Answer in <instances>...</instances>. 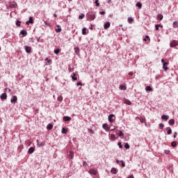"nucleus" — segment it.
<instances>
[{
    "instance_id": "obj_1",
    "label": "nucleus",
    "mask_w": 178,
    "mask_h": 178,
    "mask_svg": "<svg viewBox=\"0 0 178 178\" xmlns=\"http://www.w3.org/2000/svg\"><path fill=\"white\" fill-rule=\"evenodd\" d=\"M177 46H178L177 40H173L170 44V47H171V48H175V47H177Z\"/></svg>"
},
{
    "instance_id": "obj_2",
    "label": "nucleus",
    "mask_w": 178,
    "mask_h": 178,
    "mask_svg": "<svg viewBox=\"0 0 178 178\" xmlns=\"http://www.w3.org/2000/svg\"><path fill=\"white\" fill-rule=\"evenodd\" d=\"M11 104H16L17 102V96L14 95L13 98L10 99Z\"/></svg>"
},
{
    "instance_id": "obj_3",
    "label": "nucleus",
    "mask_w": 178,
    "mask_h": 178,
    "mask_svg": "<svg viewBox=\"0 0 178 178\" xmlns=\"http://www.w3.org/2000/svg\"><path fill=\"white\" fill-rule=\"evenodd\" d=\"M102 128L104 129V130H106V131H109V130H111V127H109L108 126V124H103Z\"/></svg>"
},
{
    "instance_id": "obj_4",
    "label": "nucleus",
    "mask_w": 178,
    "mask_h": 178,
    "mask_svg": "<svg viewBox=\"0 0 178 178\" xmlns=\"http://www.w3.org/2000/svg\"><path fill=\"white\" fill-rule=\"evenodd\" d=\"M113 118H115V115L113 114H110L108 115V122H110V123H113Z\"/></svg>"
},
{
    "instance_id": "obj_5",
    "label": "nucleus",
    "mask_w": 178,
    "mask_h": 178,
    "mask_svg": "<svg viewBox=\"0 0 178 178\" xmlns=\"http://www.w3.org/2000/svg\"><path fill=\"white\" fill-rule=\"evenodd\" d=\"M25 51L26 54H31V47L29 46H24Z\"/></svg>"
},
{
    "instance_id": "obj_6",
    "label": "nucleus",
    "mask_w": 178,
    "mask_h": 178,
    "mask_svg": "<svg viewBox=\"0 0 178 178\" xmlns=\"http://www.w3.org/2000/svg\"><path fill=\"white\" fill-rule=\"evenodd\" d=\"M30 23H31V24H33V23H34V20L33 19V17H30L29 20L26 22V25H29Z\"/></svg>"
},
{
    "instance_id": "obj_7",
    "label": "nucleus",
    "mask_w": 178,
    "mask_h": 178,
    "mask_svg": "<svg viewBox=\"0 0 178 178\" xmlns=\"http://www.w3.org/2000/svg\"><path fill=\"white\" fill-rule=\"evenodd\" d=\"M161 119L163 120H165V122H168V120H169V115H163L161 116Z\"/></svg>"
},
{
    "instance_id": "obj_8",
    "label": "nucleus",
    "mask_w": 178,
    "mask_h": 178,
    "mask_svg": "<svg viewBox=\"0 0 178 178\" xmlns=\"http://www.w3.org/2000/svg\"><path fill=\"white\" fill-rule=\"evenodd\" d=\"M63 120H64V122H70V120H72V118L69 116H64Z\"/></svg>"
},
{
    "instance_id": "obj_9",
    "label": "nucleus",
    "mask_w": 178,
    "mask_h": 178,
    "mask_svg": "<svg viewBox=\"0 0 178 178\" xmlns=\"http://www.w3.org/2000/svg\"><path fill=\"white\" fill-rule=\"evenodd\" d=\"M20 34L22 35V37H26V35H27V31L22 30L20 31Z\"/></svg>"
},
{
    "instance_id": "obj_10",
    "label": "nucleus",
    "mask_w": 178,
    "mask_h": 178,
    "mask_svg": "<svg viewBox=\"0 0 178 178\" xmlns=\"http://www.w3.org/2000/svg\"><path fill=\"white\" fill-rule=\"evenodd\" d=\"M88 20H95V14L89 15H88Z\"/></svg>"
},
{
    "instance_id": "obj_11",
    "label": "nucleus",
    "mask_w": 178,
    "mask_h": 178,
    "mask_svg": "<svg viewBox=\"0 0 178 178\" xmlns=\"http://www.w3.org/2000/svg\"><path fill=\"white\" fill-rule=\"evenodd\" d=\"M0 98L1 99H6V98H8V95H6V93H2Z\"/></svg>"
},
{
    "instance_id": "obj_12",
    "label": "nucleus",
    "mask_w": 178,
    "mask_h": 178,
    "mask_svg": "<svg viewBox=\"0 0 178 178\" xmlns=\"http://www.w3.org/2000/svg\"><path fill=\"white\" fill-rule=\"evenodd\" d=\"M104 27L105 29V30L109 29V27H111V22H106L104 25Z\"/></svg>"
},
{
    "instance_id": "obj_13",
    "label": "nucleus",
    "mask_w": 178,
    "mask_h": 178,
    "mask_svg": "<svg viewBox=\"0 0 178 178\" xmlns=\"http://www.w3.org/2000/svg\"><path fill=\"white\" fill-rule=\"evenodd\" d=\"M90 175H97V170L94 169L89 170Z\"/></svg>"
},
{
    "instance_id": "obj_14",
    "label": "nucleus",
    "mask_w": 178,
    "mask_h": 178,
    "mask_svg": "<svg viewBox=\"0 0 178 178\" xmlns=\"http://www.w3.org/2000/svg\"><path fill=\"white\" fill-rule=\"evenodd\" d=\"M34 151H35L34 147H30V148L29 149V150H28V154H33V152H34Z\"/></svg>"
},
{
    "instance_id": "obj_15",
    "label": "nucleus",
    "mask_w": 178,
    "mask_h": 178,
    "mask_svg": "<svg viewBox=\"0 0 178 178\" xmlns=\"http://www.w3.org/2000/svg\"><path fill=\"white\" fill-rule=\"evenodd\" d=\"M57 27L59 28L55 29L56 33H60V31H62V28H60V25H57Z\"/></svg>"
},
{
    "instance_id": "obj_16",
    "label": "nucleus",
    "mask_w": 178,
    "mask_h": 178,
    "mask_svg": "<svg viewBox=\"0 0 178 178\" xmlns=\"http://www.w3.org/2000/svg\"><path fill=\"white\" fill-rule=\"evenodd\" d=\"M47 130H52L54 129V125L52 124H49L47 127Z\"/></svg>"
},
{
    "instance_id": "obj_17",
    "label": "nucleus",
    "mask_w": 178,
    "mask_h": 178,
    "mask_svg": "<svg viewBox=\"0 0 178 178\" xmlns=\"http://www.w3.org/2000/svg\"><path fill=\"white\" fill-rule=\"evenodd\" d=\"M111 172L113 173V175H116L118 173V169L112 168Z\"/></svg>"
},
{
    "instance_id": "obj_18",
    "label": "nucleus",
    "mask_w": 178,
    "mask_h": 178,
    "mask_svg": "<svg viewBox=\"0 0 178 178\" xmlns=\"http://www.w3.org/2000/svg\"><path fill=\"white\" fill-rule=\"evenodd\" d=\"M163 69L165 71L168 70V63H164L163 64Z\"/></svg>"
},
{
    "instance_id": "obj_19",
    "label": "nucleus",
    "mask_w": 178,
    "mask_h": 178,
    "mask_svg": "<svg viewBox=\"0 0 178 178\" xmlns=\"http://www.w3.org/2000/svg\"><path fill=\"white\" fill-rule=\"evenodd\" d=\"M74 52L76 54V55H79L80 54V49L79 47H75Z\"/></svg>"
},
{
    "instance_id": "obj_20",
    "label": "nucleus",
    "mask_w": 178,
    "mask_h": 178,
    "mask_svg": "<svg viewBox=\"0 0 178 178\" xmlns=\"http://www.w3.org/2000/svg\"><path fill=\"white\" fill-rule=\"evenodd\" d=\"M61 133L62 134H66L67 133V129L63 127Z\"/></svg>"
},
{
    "instance_id": "obj_21",
    "label": "nucleus",
    "mask_w": 178,
    "mask_h": 178,
    "mask_svg": "<svg viewBox=\"0 0 178 178\" xmlns=\"http://www.w3.org/2000/svg\"><path fill=\"white\" fill-rule=\"evenodd\" d=\"M166 130L168 135L172 134V129L170 127H167Z\"/></svg>"
},
{
    "instance_id": "obj_22",
    "label": "nucleus",
    "mask_w": 178,
    "mask_h": 178,
    "mask_svg": "<svg viewBox=\"0 0 178 178\" xmlns=\"http://www.w3.org/2000/svg\"><path fill=\"white\" fill-rule=\"evenodd\" d=\"M134 19H133V17H129L127 19V22L129 24H131V23H133Z\"/></svg>"
},
{
    "instance_id": "obj_23",
    "label": "nucleus",
    "mask_w": 178,
    "mask_h": 178,
    "mask_svg": "<svg viewBox=\"0 0 178 178\" xmlns=\"http://www.w3.org/2000/svg\"><path fill=\"white\" fill-rule=\"evenodd\" d=\"M136 6L138 9H141L143 8V4L140 2L136 3Z\"/></svg>"
},
{
    "instance_id": "obj_24",
    "label": "nucleus",
    "mask_w": 178,
    "mask_h": 178,
    "mask_svg": "<svg viewBox=\"0 0 178 178\" xmlns=\"http://www.w3.org/2000/svg\"><path fill=\"white\" fill-rule=\"evenodd\" d=\"M124 103L126 104L127 105H131V102L129 99H125L124 101Z\"/></svg>"
},
{
    "instance_id": "obj_25",
    "label": "nucleus",
    "mask_w": 178,
    "mask_h": 178,
    "mask_svg": "<svg viewBox=\"0 0 178 178\" xmlns=\"http://www.w3.org/2000/svg\"><path fill=\"white\" fill-rule=\"evenodd\" d=\"M168 123L170 126H173V124H175V120L173 119L170 120Z\"/></svg>"
},
{
    "instance_id": "obj_26",
    "label": "nucleus",
    "mask_w": 178,
    "mask_h": 178,
    "mask_svg": "<svg viewBox=\"0 0 178 178\" xmlns=\"http://www.w3.org/2000/svg\"><path fill=\"white\" fill-rule=\"evenodd\" d=\"M87 28H83L82 29V34L83 35H86V34H87Z\"/></svg>"
},
{
    "instance_id": "obj_27",
    "label": "nucleus",
    "mask_w": 178,
    "mask_h": 178,
    "mask_svg": "<svg viewBox=\"0 0 178 178\" xmlns=\"http://www.w3.org/2000/svg\"><path fill=\"white\" fill-rule=\"evenodd\" d=\"M157 19H158L159 20H162V19H163V15H162V14H159V15H157Z\"/></svg>"
},
{
    "instance_id": "obj_28",
    "label": "nucleus",
    "mask_w": 178,
    "mask_h": 178,
    "mask_svg": "<svg viewBox=\"0 0 178 178\" xmlns=\"http://www.w3.org/2000/svg\"><path fill=\"white\" fill-rule=\"evenodd\" d=\"M173 27H174V29H177V27H178L177 21H175V22H173Z\"/></svg>"
},
{
    "instance_id": "obj_29",
    "label": "nucleus",
    "mask_w": 178,
    "mask_h": 178,
    "mask_svg": "<svg viewBox=\"0 0 178 178\" xmlns=\"http://www.w3.org/2000/svg\"><path fill=\"white\" fill-rule=\"evenodd\" d=\"M120 90H127V88L124 85H121V86H120Z\"/></svg>"
},
{
    "instance_id": "obj_30",
    "label": "nucleus",
    "mask_w": 178,
    "mask_h": 178,
    "mask_svg": "<svg viewBox=\"0 0 178 178\" xmlns=\"http://www.w3.org/2000/svg\"><path fill=\"white\" fill-rule=\"evenodd\" d=\"M86 15H84L83 13H81L79 16V20H81L82 19H84Z\"/></svg>"
},
{
    "instance_id": "obj_31",
    "label": "nucleus",
    "mask_w": 178,
    "mask_h": 178,
    "mask_svg": "<svg viewBox=\"0 0 178 178\" xmlns=\"http://www.w3.org/2000/svg\"><path fill=\"white\" fill-rule=\"evenodd\" d=\"M74 156V153H73V152H71L69 155L70 159H72Z\"/></svg>"
},
{
    "instance_id": "obj_32",
    "label": "nucleus",
    "mask_w": 178,
    "mask_h": 178,
    "mask_svg": "<svg viewBox=\"0 0 178 178\" xmlns=\"http://www.w3.org/2000/svg\"><path fill=\"white\" fill-rule=\"evenodd\" d=\"M139 120H140V123H144V122H145V118L140 117L139 118Z\"/></svg>"
},
{
    "instance_id": "obj_33",
    "label": "nucleus",
    "mask_w": 178,
    "mask_h": 178,
    "mask_svg": "<svg viewBox=\"0 0 178 178\" xmlns=\"http://www.w3.org/2000/svg\"><path fill=\"white\" fill-rule=\"evenodd\" d=\"M15 24L16 26H18V27H20V26L22 25V22H20L19 20H17Z\"/></svg>"
},
{
    "instance_id": "obj_34",
    "label": "nucleus",
    "mask_w": 178,
    "mask_h": 178,
    "mask_svg": "<svg viewBox=\"0 0 178 178\" xmlns=\"http://www.w3.org/2000/svg\"><path fill=\"white\" fill-rule=\"evenodd\" d=\"M72 79L74 81H76L77 77H76V74H73V76H72Z\"/></svg>"
},
{
    "instance_id": "obj_35",
    "label": "nucleus",
    "mask_w": 178,
    "mask_h": 178,
    "mask_svg": "<svg viewBox=\"0 0 178 178\" xmlns=\"http://www.w3.org/2000/svg\"><path fill=\"white\" fill-rule=\"evenodd\" d=\"M54 54H56V55H58V54L60 52V49H54Z\"/></svg>"
},
{
    "instance_id": "obj_36",
    "label": "nucleus",
    "mask_w": 178,
    "mask_h": 178,
    "mask_svg": "<svg viewBox=\"0 0 178 178\" xmlns=\"http://www.w3.org/2000/svg\"><path fill=\"white\" fill-rule=\"evenodd\" d=\"M36 143H37V146L38 147H42V143H41L40 142V140H37L36 141Z\"/></svg>"
},
{
    "instance_id": "obj_37",
    "label": "nucleus",
    "mask_w": 178,
    "mask_h": 178,
    "mask_svg": "<svg viewBox=\"0 0 178 178\" xmlns=\"http://www.w3.org/2000/svg\"><path fill=\"white\" fill-rule=\"evenodd\" d=\"M124 148H126V149H130V145H129V143H125L124 144Z\"/></svg>"
},
{
    "instance_id": "obj_38",
    "label": "nucleus",
    "mask_w": 178,
    "mask_h": 178,
    "mask_svg": "<svg viewBox=\"0 0 178 178\" xmlns=\"http://www.w3.org/2000/svg\"><path fill=\"white\" fill-rule=\"evenodd\" d=\"M111 138L113 140V141H115V140H116V136H115V134H111Z\"/></svg>"
},
{
    "instance_id": "obj_39",
    "label": "nucleus",
    "mask_w": 178,
    "mask_h": 178,
    "mask_svg": "<svg viewBox=\"0 0 178 178\" xmlns=\"http://www.w3.org/2000/svg\"><path fill=\"white\" fill-rule=\"evenodd\" d=\"M177 145V143H176V141H173L171 143V147H176Z\"/></svg>"
},
{
    "instance_id": "obj_40",
    "label": "nucleus",
    "mask_w": 178,
    "mask_h": 178,
    "mask_svg": "<svg viewBox=\"0 0 178 178\" xmlns=\"http://www.w3.org/2000/svg\"><path fill=\"white\" fill-rule=\"evenodd\" d=\"M45 62H47L49 65H51V63H52V60H49L48 58H45Z\"/></svg>"
},
{
    "instance_id": "obj_41",
    "label": "nucleus",
    "mask_w": 178,
    "mask_h": 178,
    "mask_svg": "<svg viewBox=\"0 0 178 178\" xmlns=\"http://www.w3.org/2000/svg\"><path fill=\"white\" fill-rule=\"evenodd\" d=\"M145 90H146L147 91H152V88H151V86H147V87L145 88Z\"/></svg>"
},
{
    "instance_id": "obj_42",
    "label": "nucleus",
    "mask_w": 178,
    "mask_h": 178,
    "mask_svg": "<svg viewBox=\"0 0 178 178\" xmlns=\"http://www.w3.org/2000/svg\"><path fill=\"white\" fill-rule=\"evenodd\" d=\"M119 137H123V136H124V134H123V132L122 131H119Z\"/></svg>"
},
{
    "instance_id": "obj_43",
    "label": "nucleus",
    "mask_w": 178,
    "mask_h": 178,
    "mask_svg": "<svg viewBox=\"0 0 178 178\" xmlns=\"http://www.w3.org/2000/svg\"><path fill=\"white\" fill-rule=\"evenodd\" d=\"M163 127H165V125H163V124H162V123H160L159 124V129H163Z\"/></svg>"
},
{
    "instance_id": "obj_44",
    "label": "nucleus",
    "mask_w": 178,
    "mask_h": 178,
    "mask_svg": "<svg viewBox=\"0 0 178 178\" xmlns=\"http://www.w3.org/2000/svg\"><path fill=\"white\" fill-rule=\"evenodd\" d=\"M118 145L119 148H123V145H122V143L118 142Z\"/></svg>"
},
{
    "instance_id": "obj_45",
    "label": "nucleus",
    "mask_w": 178,
    "mask_h": 178,
    "mask_svg": "<svg viewBox=\"0 0 178 178\" xmlns=\"http://www.w3.org/2000/svg\"><path fill=\"white\" fill-rule=\"evenodd\" d=\"M95 3L96 6H99V2L98 0H95Z\"/></svg>"
},
{
    "instance_id": "obj_46",
    "label": "nucleus",
    "mask_w": 178,
    "mask_h": 178,
    "mask_svg": "<svg viewBox=\"0 0 178 178\" xmlns=\"http://www.w3.org/2000/svg\"><path fill=\"white\" fill-rule=\"evenodd\" d=\"M110 127L111 131H113V130H115V127L113 126V125H111V126H110V127Z\"/></svg>"
},
{
    "instance_id": "obj_47",
    "label": "nucleus",
    "mask_w": 178,
    "mask_h": 178,
    "mask_svg": "<svg viewBox=\"0 0 178 178\" xmlns=\"http://www.w3.org/2000/svg\"><path fill=\"white\" fill-rule=\"evenodd\" d=\"M120 162L122 163V167L124 168V166H126V164L124 163V162H123V160H121Z\"/></svg>"
},
{
    "instance_id": "obj_48",
    "label": "nucleus",
    "mask_w": 178,
    "mask_h": 178,
    "mask_svg": "<svg viewBox=\"0 0 178 178\" xmlns=\"http://www.w3.org/2000/svg\"><path fill=\"white\" fill-rule=\"evenodd\" d=\"M17 6V3L16 2H14L12 5V8H16Z\"/></svg>"
},
{
    "instance_id": "obj_49",
    "label": "nucleus",
    "mask_w": 178,
    "mask_h": 178,
    "mask_svg": "<svg viewBox=\"0 0 178 178\" xmlns=\"http://www.w3.org/2000/svg\"><path fill=\"white\" fill-rule=\"evenodd\" d=\"M44 24L45 26H48L49 27H51V24H49V23H48L47 21H44Z\"/></svg>"
},
{
    "instance_id": "obj_50",
    "label": "nucleus",
    "mask_w": 178,
    "mask_h": 178,
    "mask_svg": "<svg viewBox=\"0 0 178 178\" xmlns=\"http://www.w3.org/2000/svg\"><path fill=\"white\" fill-rule=\"evenodd\" d=\"M159 26L160 25H158V24L155 25V29H156V31H158V30H159Z\"/></svg>"
},
{
    "instance_id": "obj_51",
    "label": "nucleus",
    "mask_w": 178,
    "mask_h": 178,
    "mask_svg": "<svg viewBox=\"0 0 178 178\" xmlns=\"http://www.w3.org/2000/svg\"><path fill=\"white\" fill-rule=\"evenodd\" d=\"M165 154L166 155H169V154H170V150H165Z\"/></svg>"
},
{
    "instance_id": "obj_52",
    "label": "nucleus",
    "mask_w": 178,
    "mask_h": 178,
    "mask_svg": "<svg viewBox=\"0 0 178 178\" xmlns=\"http://www.w3.org/2000/svg\"><path fill=\"white\" fill-rule=\"evenodd\" d=\"M76 86H83V83H81V82H77L76 83Z\"/></svg>"
},
{
    "instance_id": "obj_53",
    "label": "nucleus",
    "mask_w": 178,
    "mask_h": 178,
    "mask_svg": "<svg viewBox=\"0 0 178 178\" xmlns=\"http://www.w3.org/2000/svg\"><path fill=\"white\" fill-rule=\"evenodd\" d=\"M173 137L174 138H176V137H177V132H175Z\"/></svg>"
},
{
    "instance_id": "obj_54",
    "label": "nucleus",
    "mask_w": 178,
    "mask_h": 178,
    "mask_svg": "<svg viewBox=\"0 0 178 178\" xmlns=\"http://www.w3.org/2000/svg\"><path fill=\"white\" fill-rule=\"evenodd\" d=\"M105 13H106L105 11H100L99 12L100 15H105Z\"/></svg>"
},
{
    "instance_id": "obj_55",
    "label": "nucleus",
    "mask_w": 178,
    "mask_h": 178,
    "mask_svg": "<svg viewBox=\"0 0 178 178\" xmlns=\"http://www.w3.org/2000/svg\"><path fill=\"white\" fill-rule=\"evenodd\" d=\"M83 166H87V162L84 161V162L83 163Z\"/></svg>"
},
{
    "instance_id": "obj_56",
    "label": "nucleus",
    "mask_w": 178,
    "mask_h": 178,
    "mask_svg": "<svg viewBox=\"0 0 178 178\" xmlns=\"http://www.w3.org/2000/svg\"><path fill=\"white\" fill-rule=\"evenodd\" d=\"M127 178H134V176L131 175H129Z\"/></svg>"
},
{
    "instance_id": "obj_57",
    "label": "nucleus",
    "mask_w": 178,
    "mask_h": 178,
    "mask_svg": "<svg viewBox=\"0 0 178 178\" xmlns=\"http://www.w3.org/2000/svg\"><path fill=\"white\" fill-rule=\"evenodd\" d=\"M133 74H134L133 72H131L129 73V76H133Z\"/></svg>"
},
{
    "instance_id": "obj_58",
    "label": "nucleus",
    "mask_w": 178,
    "mask_h": 178,
    "mask_svg": "<svg viewBox=\"0 0 178 178\" xmlns=\"http://www.w3.org/2000/svg\"><path fill=\"white\" fill-rule=\"evenodd\" d=\"M116 163H118V165H119V163H120V161L116 160Z\"/></svg>"
},
{
    "instance_id": "obj_59",
    "label": "nucleus",
    "mask_w": 178,
    "mask_h": 178,
    "mask_svg": "<svg viewBox=\"0 0 178 178\" xmlns=\"http://www.w3.org/2000/svg\"><path fill=\"white\" fill-rule=\"evenodd\" d=\"M146 40H149V37L148 35L145 36Z\"/></svg>"
},
{
    "instance_id": "obj_60",
    "label": "nucleus",
    "mask_w": 178,
    "mask_h": 178,
    "mask_svg": "<svg viewBox=\"0 0 178 178\" xmlns=\"http://www.w3.org/2000/svg\"><path fill=\"white\" fill-rule=\"evenodd\" d=\"M161 62H162L163 63H165V60H163V59H161Z\"/></svg>"
},
{
    "instance_id": "obj_61",
    "label": "nucleus",
    "mask_w": 178,
    "mask_h": 178,
    "mask_svg": "<svg viewBox=\"0 0 178 178\" xmlns=\"http://www.w3.org/2000/svg\"><path fill=\"white\" fill-rule=\"evenodd\" d=\"M57 16H58V15H57L56 14H54V17H57Z\"/></svg>"
},
{
    "instance_id": "obj_62",
    "label": "nucleus",
    "mask_w": 178,
    "mask_h": 178,
    "mask_svg": "<svg viewBox=\"0 0 178 178\" xmlns=\"http://www.w3.org/2000/svg\"><path fill=\"white\" fill-rule=\"evenodd\" d=\"M112 0H108V3H111V1Z\"/></svg>"
},
{
    "instance_id": "obj_63",
    "label": "nucleus",
    "mask_w": 178,
    "mask_h": 178,
    "mask_svg": "<svg viewBox=\"0 0 178 178\" xmlns=\"http://www.w3.org/2000/svg\"><path fill=\"white\" fill-rule=\"evenodd\" d=\"M143 41H147V38H143Z\"/></svg>"
},
{
    "instance_id": "obj_64",
    "label": "nucleus",
    "mask_w": 178,
    "mask_h": 178,
    "mask_svg": "<svg viewBox=\"0 0 178 178\" xmlns=\"http://www.w3.org/2000/svg\"><path fill=\"white\" fill-rule=\"evenodd\" d=\"M159 27H163V26L161 25V24H159Z\"/></svg>"
}]
</instances>
